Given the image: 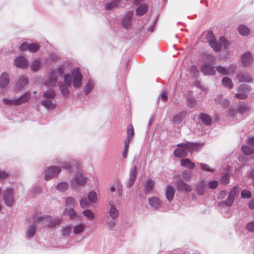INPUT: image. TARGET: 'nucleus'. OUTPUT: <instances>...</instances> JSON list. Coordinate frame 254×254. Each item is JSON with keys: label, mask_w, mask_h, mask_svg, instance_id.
Wrapping results in <instances>:
<instances>
[{"label": "nucleus", "mask_w": 254, "mask_h": 254, "mask_svg": "<svg viewBox=\"0 0 254 254\" xmlns=\"http://www.w3.org/2000/svg\"><path fill=\"white\" fill-rule=\"evenodd\" d=\"M199 144L188 142L187 143H179L177 145L178 148L175 149L174 155L179 158L185 157L188 152H192L197 149Z\"/></svg>", "instance_id": "obj_1"}, {"label": "nucleus", "mask_w": 254, "mask_h": 254, "mask_svg": "<svg viewBox=\"0 0 254 254\" xmlns=\"http://www.w3.org/2000/svg\"><path fill=\"white\" fill-rule=\"evenodd\" d=\"M206 39L211 47L216 52L219 51L223 47L227 49L230 45V42L223 37L220 38L219 43H217L215 41L214 34L212 31H209L207 33Z\"/></svg>", "instance_id": "obj_2"}, {"label": "nucleus", "mask_w": 254, "mask_h": 254, "mask_svg": "<svg viewBox=\"0 0 254 254\" xmlns=\"http://www.w3.org/2000/svg\"><path fill=\"white\" fill-rule=\"evenodd\" d=\"M64 69L63 66H61L56 69L51 70L49 79L46 80L45 85L47 87L55 86L59 77L62 75Z\"/></svg>", "instance_id": "obj_3"}, {"label": "nucleus", "mask_w": 254, "mask_h": 254, "mask_svg": "<svg viewBox=\"0 0 254 254\" xmlns=\"http://www.w3.org/2000/svg\"><path fill=\"white\" fill-rule=\"evenodd\" d=\"M71 84V77L69 74H65L64 76V82L58 83L60 90L64 97H67L69 94L68 87Z\"/></svg>", "instance_id": "obj_4"}, {"label": "nucleus", "mask_w": 254, "mask_h": 254, "mask_svg": "<svg viewBox=\"0 0 254 254\" xmlns=\"http://www.w3.org/2000/svg\"><path fill=\"white\" fill-rule=\"evenodd\" d=\"M87 181V178L81 173H77L70 181L71 188L75 190H79Z\"/></svg>", "instance_id": "obj_5"}, {"label": "nucleus", "mask_w": 254, "mask_h": 254, "mask_svg": "<svg viewBox=\"0 0 254 254\" xmlns=\"http://www.w3.org/2000/svg\"><path fill=\"white\" fill-rule=\"evenodd\" d=\"M71 77V82H72L74 88H79L82 83V75L80 72L78 68H76L72 70L69 74Z\"/></svg>", "instance_id": "obj_6"}, {"label": "nucleus", "mask_w": 254, "mask_h": 254, "mask_svg": "<svg viewBox=\"0 0 254 254\" xmlns=\"http://www.w3.org/2000/svg\"><path fill=\"white\" fill-rule=\"evenodd\" d=\"M251 90V87L250 85L246 84H241L238 87V93L235 94V96L239 99H245L248 97L247 93Z\"/></svg>", "instance_id": "obj_7"}, {"label": "nucleus", "mask_w": 254, "mask_h": 254, "mask_svg": "<svg viewBox=\"0 0 254 254\" xmlns=\"http://www.w3.org/2000/svg\"><path fill=\"white\" fill-rule=\"evenodd\" d=\"M14 193L10 189H6L3 192V199L7 206L11 207L14 202Z\"/></svg>", "instance_id": "obj_8"}, {"label": "nucleus", "mask_w": 254, "mask_h": 254, "mask_svg": "<svg viewBox=\"0 0 254 254\" xmlns=\"http://www.w3.org/2000/svg\"><path fill=\"white\" fill-rule=\"evenodd\" d=\"M61 221L59 218L53 219L50 216H46L45 217H40L38 219V222L42 223L45 226L50 227H53L54 226L59 224Z\"/></svg>", "instance_id": "obj_9"}, {"label": "nucleus", "mask_w": 254, "mask_h": 254, "mask_svg": "<svg viewBox=\"0 0 254 254\" xmlns=\"http://www.w3.org/2000/svg\"><path fill=\"white\" fill-rule=\"evenodd\" d=\"M143 0H135L134 3L138 5L136 9V14L137 16H142L145 14L148 9V5L147 3H141Z\"/></svg>", "instance_id": "obj_10"}, {"label": "nucleus", "mask_w": 254, "mask_h": 254, "mask_svg": "<svg viewBox=\"0 0 254 254\" xmlns=\"http://www.w3.org/2000/svg\"><path fill=\"white\" fill-rule=\"evenodd\" d=\"M148 204L153 210H159L162 206V202L161 199L155 196L150 197L148 198Z\"/></svg>", "instance_id": "obj_11"}, {"label": "nucleus", "mask_w": 254, "mask_h": 254, "mask_svg": "<svg viewBox=\"0 0 254 254\" xmlns=\"http://www.w3.org/2000/svg\"><path fill=\"white\" fill-rule=\"evenodd\" d=\"M60 172L61 169L59 167L56 166L49 167L45 172V179L48 181L52 178L57 176Z\"/></svg>", "instance_id": "obj_12"}, {"label": "nucleus", "mask_w": 254, "mask_h": 254, "mask_svg": "<svg viewBox=\"0 0 254 254\" xmlns=\"http://www.w3.org/2000/svg\"><path fill=\"white\" fill-rule=\"evenodd\" d=\"M137 173V167L136 166H133V167L130 170L129 179L127 180L126 183V187L127 188H130L134 184L136 180Z\"/></svg>", "instance_id": "obj_13"}, {"label": "nucleus", "mask_w": 254, "mask_h": 254, "mask_svg": "<svg viewBox=\"0 0 254 254\" xmlns=\"http://www.w3.org/2000/svg\"><path fill=\"white\" fill-rule=\"evenodd\" d=\"M200 70L205 75H214L216 73L215 67L208 63L203 64Z\"/></svg>", "instance_id": "obj_14"}, {"label": "nucleus", "mask_w": 254, "mask_h": 254, "mask_svg": "<svg viewBox=\"0 0 254 254\" xmlns=\"http://www.w3.org/2000/svg\"><path fill=\"white\" fill-rule=\"evenodd\" d=\"M178 190L190 192L192 190V187L189 184L185 183L182 180H180L176 183Z\"/></svg>", "instance_id": "obj_15"}, {"label": "nucleus", "mask_w": 254, "mask_h": 254, "mask_svg": "<svg viewBox=\"0 0 254 254\" xmlns=\"http://www.w3.org/2000/svg\"><path fill=\"white\" fill-rule=\"evenodd\" d=\"M10 81V77L8 73L2 72L0 76V89L3 91L8 85Z\"/></svg>", "instance_id": "obj_16"}, {"label": "nucleus", "mask_w": 254, "mask_h": 254, "mask_svg": "<svg viewBox=\"0 0 254 254\" xmlns=\"http://www.w3.org/2000/svg\"><path fill=\"white\" fill-rule=\"evenodd\" d=\"M15 65L20 68H26L28 66V64L27 60L22 56L17 57L14 60Z\"/></svg>", "instance_id": "obj_17"}, {"label": "nucleus", "mask_w": 254, "mask_h": 254, "mask_svg": "<svg viewBox=\"0 0 254 254\" xmlns=\"http://www.w3.org/2000/svg\"><path fill=\"white\" fill-rule=\"evenodd\" d=\"M214 101L216 104L220 105L223 108H228L230 105V101L226 98H224L222 94L218 95L214 98Z\"/></svg>", "instance_id": "obj_18"}, {"label": "nucleus", "mask_w": 254, "mask_h": 254, "mask_svg": "<svg viewBox=\"0 0 254 254\" xmlns=\"http://www.w3.org/2000/svg\"><path fill=\"white\" fill-rule=\"evenodd\" d=\"M241 61L244 66L250 64L253 62V57L251 52H247L241 56Z\"/></svg>", "instance_id": "obj_19"}, {"label": "nucleus", "mask_w": 254, "mask_h": 254, "mask_svg": "<svg viewBox=\"0 0 254 254\" xmlns=\"http://www.w3.org/2000/svg\"><path fill=\"white\" fill-rule=\"evenodd\" d=\"M133 15V11H129L127 12L125 15L122 20V24L123 26L126 28H128L130 27L131 25V19Z\"/></svg>", "instance_id": "obj_20"}, {"label": "nucleus", "mask_w": 254, "mask_h": 254, "mask_svg": "<svg viewBox=\"0 0 254 254\" xmlns=\"http://www.w3.org/2000/svg\"><path fill=\"white\" fill-rule=\"evenodd\" d=\"M237 79L241 82H251L252 81V77L247 73L240 72L236 76Z\"/></svg>", "instance_id": "obj_21"}, {"label": "nucleus", "mask_w": 254, "mask_h": 254, "mask_svg": "<svg viewBox=\"0 0 254 254\" xmlns=\"http://www.w3.org/2000/svg\"><path fill=\"white\" fill-rule=\"evenodd\" d=\"M110 208L109 211V217L113 219H116L119 216V210L116 208L115 206L111 203L109 202Z\"/></svg>", "instance_id": "obj_22"}, {"label": "nucleus", "mask_w": 254, "mask_h": 254, "mask_svg": "<svg viewBox=\"0 0 254 254\" xmlns=\"http://www.w3.org/2000/svg\"><path fill=\"white\" fill-rule=\"evenodd\" d=\"M85 229V225L82 223L76 224L72 227L73 234L76 235L82 234Z\"/></svg>", "instance_id": "obj_23"}, {"label": "nucleus", "mask_w": 254, "mask_h": 254, "mask_svg": "<svg viewBox=\"0 0 254 254\" xmlns=\"http://www.w3.org/2000/svg\"><path fill=\"white\" fill-rule=\"evenodd\" d=\"M30 97V93L29 92H26L19 98L16 99V104L18 106L26 103L29 101Z\"/></svg>", "instance_id": "obj_24"}, {"label": "nucleus", "mask_w": 254, "mask_h": 254, "mask_svg": "<svg viewBox=\"0 0 254 254\" xmlns=\"http://www.w3.org/2000/svg\"><path fill=\"white\" fill-rule=\"evenodd\" d=\"M175 192V189L171 186H168L166 190V197L169 201H172L174 197Z\"/></svg>", "instance_id": "obj_25"}, {"label": "nucleus", "mask_w": 254, "mask_h": 254, "mask_svg": "<svg viewBox=\"0 0 254 254\" xmlns=\"http://www.w3.org/2000/svg\"><path fill=\"white\" fill-rule=\"evenodd\" d=\"M41 104L45 108L49 110H52L56 108V104L52 102L51 99H44L41 101Z\"/></svg>", "instance_id": "obj_26"}, {"label": "nucleus", "mask_w": 254, "mask_h": 254, "mask_svg": "<svg viewBox=\"0 0 254 254\" xmlns=\"http://www.w3.org/2000/svg\"><path fill=\"white\" fill-rule=\"evenodd\" d=\"M28 83L27 79L24 76L18 77L17 82L16 83V87L19 90H22Z\"/></svg>", "instance_id": "obj_27"}, {"label": "nucleus", "mask_w": 254, "mask_h": 254, "mask_svg": "<svg viewBox=\"0 0 254 254\" xmlns=\"http://www.w3.org/2000/svg\"><path fill=\"white\" fill-rule=\"evenodd\" d=\"M117 190L119 196H121L122 194V185L120 182L117 181L116 183L113 184L111 187V191L114 192Z\"/></svg>", "instance_id": "obj_28"}, {"label": "nucleus", "mask_w": 254, "mask_h": 254, "mask_svg": "<svg viewBox=\"0 0 254 254\" xmlns=\"http://www.w3.org/2000/svg\"><path fill=\"white\" fill-rule=\"evenodd\" d=\"M121 2V0H114L111 2L107 3L105 4V8L106 10H111L118 7Z\"/></svg>", "instance_id": "obj_29"}, {"label": "nucleus", "mask_w": 254, "mask_h": 254, "mask_svg": "<svg viewBox=\"0 0 254 254\" xmlns=\"http://www.w3.org/2000/svg\"><path fill=\"white\" fill-rule=\"evenodd\" d=\"M239 33L243 36H247L250 33V29L246 25L241 24L238 28Z\"/></svg>", "instance_id": "obj_30"}, {"label": "nucleus", "mask_w": 254, "mask_h": 254, "mask_svg": "<svg viewBox=\"0 0 254 254\" xmlns=\"http://www.w3.org/2000/svg\"><path fill=\"white\" fill-rule=\"evenodd\" d=\"M186 116L185 112H182L173 117V122L176 124H180Z\"/></svg>", "instance_id": "obj_31"}, {"label": "nucleus", "mask_w": 254, "mask_h": 254, "mask_svg": "<svg viewBox=\"0 0 254 254\" xmlns=\"http://www.w3.org/2000/svg\"><path fill=\"white\" fill-rule=\"evenodd\" d=\"M199 118L204 124L207 126H210L211 124L212 119L208 115L201 113L199 115Z\"/></svg>", "instance_id": "obj_32"}, {"label": "nucleus", "mask_w": 254, "mask_h": 254, "mask_svg": "<svg viewBox=\"0 0 254 254\" xmlns=\"http://www.w3.org/2000/svg\"><path fill=\"white\" fill-rule=\"evenodd\" d=\"M204 181L202 180L199 182L198 184L195 186V190L196 191L197 194L199 195H203L204 191Z\"/></svg>", "instance_id": "obj_33"}, {"label": "nucleus", "mask_w": 254, "mask_h": 254, "mask_svg": "<svg viewBox=\"0 0 254 254\" xmlns=\"http://www.w3.org/2000/svg\"><path fill=\"white\" fill-rule=\"evenodd\" d=\"M181 164L182 166L190 169H193L195 167L194 163L192 162L189 159H182L181 161Z\"/></svg>", "instance_id": "obj_34"}, {"label": "nucleus", "mask_w": 254, "mask_h": 254, "mask_svg": "<svg viewBox=\"0 0 254 254\" xmlns=\"http://www.w3.org/2000/svg\"><path fill=\"white\" fill-rule=\"evenodd\" d=\"M222 84L225 87L231 89L233 87V83L232 80L228 76H225L222 78Z\"/></svg>", "instance_id": "obj_35"}, {"label": "nucleus", "mask_w": 254, "mask_h": 254, "mask_svg": "<svg viewBox=\"0 0 254 254\" xmlns=\"http://www.w3.org/2000/svg\"><path fill=\"white\" fill-rule=\"evenodd\" d=\"M94 86V81L91 79L88 80V82L86 83L83 89V91L85 94H88L93 89Z\"/></svg>", "instance_id": "obj_36"}, {"label": "nucleus", "mask_w": 254, "mask_h": 254, "mask_svg": "<svg viewBox=\"0 0 254 254\" xmlns=\"http://www.w3.org/2000/svg\"><path fill=\"white\" fill-rule=\"evenodd\" d=\"M155 185V182L152 180H148L145 184L144 188V192L147 194L150 191Z\"/></svg>", "instance_id": "obj_37"}, {"label": "nucleus", "mask_w": 254, "mask_h": 254, "mask_svg": "<svg viewBox=\"0 0 254 254\" xmlns=\"http://www.w3.org/2000/svg\"><path fill=\"white\" fill-rule=\"evenodd\" d=\"M115 220L108 217V219L106 222V225L108 229L113 230L115 229L117 224L115 221Z\"/></svg>", "instance_id": "obj_38"}, {"label": "nucleus", "mask_w": 254, "mask_h": 254, "mask_svg": "<svg viewBox=\"0 0 254 254\" xmlns=\"http://www.w3.org/2000/svg\"><path fill=\"white\" fill-rule=\"evenodd\" d=\"M234 200L235 199L228 195L226 200L219 203L218 205L219 207L223 205H226L227 206L230 207L232 205Z\"/></svg>", "instance_id": "obj_39"}, {"label": "nucleus", "mask_w": 254, "mask_h": 254, "mask_svg": "<svg viewBox=\"0 0 254 254\" xmlns=\"http://www.w3.org/2000/svg\"><path fill=\"white\" fill-rule=\"evenodd\" d=\"M64 213L65 215L69 216L70 219L74 218L75 216L77 214L73 208L72 207L69 208L66 207L64 212Z\"/></svg>", "instance_id": "obj_40"}, {"label": "nucleus", "mask_w": 254, "mask_h": 254, "mask_svg": "<svg viewBox=\"0 0 254 254\" xmlns=\"http://www.w3.org/2000/svg\"><path fill=\"white\" fill-rule=\"evenodd\" d=\"M56 92L54 90L50 89L45 91L43 96L45 99H52L56 97Z\"/></svg>", "instance_id": "obj_41"}, {"label": "nucleus", "mask_w": 254, "mask_h": 254, "mask_svg": "<svg viewBox=\"0 0 254 254\" xmlns=\"http://www.w3.org/2000/svg\"><path fill=\"white\" fill-rule=\"evenodd\" d=\"M83 215L86 217L88 220H92L95 219L94 213L90 209L84 210L82 212Z\"/></svg>", "instance_id": "obj_42"}, {"label": "nucleus", "mask_w": 254, "mask_h": 254, "mask_svg": "<svg viewBox=\"0 0 254 254\" xmlns=\"http://www.w3.org/2000/svg\"><path fill=\"white\" fill-rule=\"evenodd\" d=\"M68 184L64 182L59 183L56 187L57 189L60 191H65L68 189Z\"/></svg>", "instance_id": "obj_43"}, {"label": "nucleus", "mask_w": 254, "mask_h": 254, "mask_svg": "<svg viewBox=\"0 0 254 254\" xmlns=\"http://www.w3.org/2000/svg\"><path fill=\"white\" fill-rule=\"evenodd\" d=\"M41 63L39 60L34 61L31 65V70L33 72L37 71L40 67Z\"/></svg>", "instance_id": "obj_44"}, {"label": "nucleus", "mask_w": 254, "mask_h": 254, "mask_svg": "<svg viewBox=\"0 0 254 254\" xmlns=\"http://www.w3.org/2000/svg\"><path fill=\"white\" fill-rule=\"evenodd\" d=\"M192 175V173L190 171L186 170L182 172V178L186 182H189L190 180Z\"/></svg>", "instance_id": "obj_45"}, {"label": "nucleus", "mask_w": 254, "mask_h": 254, "mask_svg": "<svg viewBox=\"0 0 254 254\" xmlns=\"http://www.w3.org/2000/svg\"><path fill=\"white\" fill-rule=\"evenodd\" d=\"M36 228L34 225H30L27 229L26 231V237L28 238L32 237L35 234Z\"/></svg>", "instance_id": "obj_46"}, {"label": "nucleus", "mask_w": 254, "mask_h": 254, "mask_svg": "<svg viewBox=\"0 0 254 254\" xmlns=\"http://www.w3.org/2000/svg\"><path fill=\"white\" fill-rule=\"evenodd\" d=\"M66 206L67 208H73L76 203V200L74 197H68L66 198L65 200Z\"/></svg>", "instance_id": "obj_47"}, {"label": "nucleus", "mask_w": 254, "mask_h": 254, "mask_svg": "<svg viewBox=\"0 0 254 254\" xmlns=\"http://www.w3.org/2000/svg\"><path fill=\"white\" fill-rule=\"evenodd\" d=\"M251 108L247 104H243L240 105L239 108V112L242 114H245L250 111Z\"/></svg>", "instance_id": "obj_48"}, {"label": "nucleus", "mask_w": 254, "mask_h": 254, "mask_svg": "<svg viewBox=\"0 0 254 254\" xmlns=\"http://www.w3.org/2000/svg\"><path fill=\"white\" fill-rule=\"evenodd\" d=\"M134 135V129L132 126L129 125L127 129V137L126 139L131 140Z\"/></svg>", "instance_id": "obj_49"}, {"label": "nucleus", "mask_w": 254, "mask_h": 254, "mask_svg": "<svg viewBox=\"0 0 254 254\" xmlns=\"http://www.w3.org/2000/svg\"><path fill=\"white\" fill-rule=\"evenodd\" d=\"M242 151L246 155H250L254 153V149L253 147L247 145L242 146Z\"/></svg>", "instance_id": "obj_50"}, {"label": "nucleus", "mask_w": 254, "mask_h": 254, "mask_svg": "<svg viewBox=\"0 0 254 254\" xmlns=\"http://www.w3.org/2000/svg\"><path fill=\"white\" fill-rule=\"evenodd\" d=\"M88 198L90 202L96 203L97 200L96 193L93 191L90 192L88 194Z\"/></svg>", "instance_id": "obj_51"}, {"label": "nucleus", "mask_w": 254, "mask_h": 254, "mask_svg": "<svg viewBox=\"0 0 254 254\" xmlns=\"http://www.w3.org/2000/svg\"><path fill=\"white\" fill-rule=\"evenodd\" d=\"M90 205L89 201L85 198L82 197L80 200V206L82 208L89 207Z\"/></svg>", "instance_id": "obj_52"}, {"label": "nucleus", "mask_w": 254, "mask_h": 254, "mask_svg": "<svg viewBox=\"0 0 254 254\" xmlns=\"http://www.w3.org/2000/svg\"><path fill=\"white\" fill-rule=\"evenodd\" d=\"M72 227L68 225L63 227L62 229V234L64 236H68L71 232Z\"/></svg>", "instance_id": "obj_53"}, {"label": "nucleus", "mask_w": 254, "mask_h": 254, "mask_svg": "<svg viewBox=\"0 0 254 254\" xmlns=\"http://www.w3.org/2000/svg\"><path fill=\"white\" fill-rule=\"evenodd\" d=\"M188 105L190 108H194L196 104V100L193 97H188L187 99Z\"/></svg>", "instance_id": "obj_54"}, {"label": "nucleus", "mask_w": 254, "mask_h": 254, "mask_svg": "<svg viewBox=\"0 0 254 254\" xmlns=\"http://www.w3.org/2000/svg\"><path fill=\"white\" fill-rule=\"evenodd\" d=\"M217 72L221 75H227V68L224 66L219 65L216 68Z\"/></svg>", "instance_id": "obj_55"}, {"label": "nucleus", "mask_w": 254, "mask_h": 254, "mask_svg": "<svg viewBox=\"0 0 254 254\" xmlns=\"http://www.w3.org/2000/svg\"><path fill=\"white\" fill-rule=\"evenodd\" d=\"M237 69V65L235 64H232L229 66L227 68V75H230L231 73H233L235 72Z\"/></svg>", "instance_id": "obj_56"}, {"label": "nucleus", "mask_w": 254, "mask_h": 254, "mask_svg": "<svg viewBox=\"0 0 254 254\" xmlns=\"http://www.w3.org/2000/svg\"><path fill=\"white\" fill-rule=\"evenodd\" d=\"M201 170L208 172H213L214 170L211 169L209 165L204 163H198Z\"/></svg>", "instance_id": "obj_57"}, {"label": "nucleus", "mask_w": 254, "mask_h": 254, "mask_svg": "<svg viewBox=\"0 0 254 254\" xmlns=\"http://www.w3.org/2000/svg\"><path fill=\"white\" fill-rule=\"evenodd\" d=\"M241 195L243 198H249L251 197V192L250 190L245 189L242 191Z\"/></svg>", "instance_id": "obj_58"}, {"label": "nucleus", "mask_w": 254, "mask_h": 254, "mask_svg": "<svg viewBox=\"0 0 254 254\" xmlns=\"http://www.w3.org/2000/svg\"><path fill=\"white\" fill-rule=\"evenodd\" d=\"M221 184L222 185H227L229 183V176L228 174H224L221 178Z\"/></svg>", "instance_id": "obj_59"}, {"label": "nucleus", "mask_w": 254, "mask_h": 254, "mask_svg": "<svg viewBox=\"0 0 254 254\" xmlns=\"http://www.w3.org/2000/svg\"><path fill=\"white\" fill-rule=\"evenodd\" d=\"M3 102L7 105H13L15 106H17L16 104V99H9L7 98H4L3 99Z\"/></svg>", "instance_id": "obj_60"}, {"label": "nucleus", "mask_w": 254, "mask_h": 254, "mask_svg": "<svg viewBox=\"0 0 254 254\" xmlns=\"http://www.w3.org/2000/svg\"><path fill=\"white\" fill-rule=\"evenodd\" d=\"M218 185V182L216 180H212L210 181L208 184V186L209 188L211 189H215L217 187Z\"/></svg>", "instance_id": "obj_61"}, {"label": "nucleus", "mask_w": 254, "mask_h": 254, "mask_svg": "<svg viewBox=\"0 0 254 254\" xmlns=\"http://www.w3.org/2000/svg\"><path fill=\"white\" fill-rule=\"evenodd\" d=\"M29 47L28 50L32 52H37L39 48V46L35 44H29Z\"/></svg>", "instance_id": "obj_62"}, {"label": "nucleus", "mask_w": 254, "mask_h": 254, "mask_svg": "<svg viewBox=\"0 0 254 254\" xmlns=\"http://www.w3.org/2000/svg\"><path fill=\"white\" fill-rule=\"evenodd\" d=\"M238 193V189L236 187H233L230 190L229 196L235 199V196Z\"/></svg>", "instance_id": "obj_63"}, {"label": "nucleus", "mask_w": 254, "mask_h": 254, "mask_svg": "<svg viewBox=\"0 0 254 254\" xmlns=\"http://www.w3.org/2000/svg\"><path fill=\"white\" fill-rule=\"evenodd\" d=\"M246 228L249 231L254 232V221L248 223Z\"/></svg>", "instance_id": "obj_64"}]
</instances>
